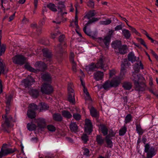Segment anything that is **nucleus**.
<instances>
[{"label": "nucleus", "instance_id": "obj_40", "mask_svg": "<svg viewBox=\"0 0 158 158\" xmlns=\"http://www.w3.org/2000/svg\"><path fill=\"white\" fill-rule=\"evenodd\" d=\"M41 77L44 81H50L51 80V77L48 73H46L42 75Z\"/></svg>", "mask_w": 158, "mask_h": 158}, {"label": "nucleus", "instance_id": "obj_60", "mask_svg": "<svg viewBox=\"0 0 158 158\" xmlns=\"http://www.w3.org/2000/svg\"><path fill=\"white\" fill-rule=\"evenodd\" d=\"M72 65V69L73 71L76 72L77 71V69L76 68V64L75 62L71 63Z\"/></svg>", "mask_w": 158, "mask_h": 158}, {"label": "nucleus", "instance_id": "obj_46", "mask_svg": "<svg viewBox=\"0 0 158 158\" xmlns=\"http://www.w3.org/2000/svg\"><path fill=\"white\" fill-rule=\"evenodd\" d=\"M40 106H41L40 110H47L49 108V106L45 103L41 102L40 103Z\"/></svg>", "mask_w": 158, "mask_h": 158}, {"label": "nucleus", "instance_id": "obj_28", "mask_svg": "<svg viewBox=\"0 0 158 158\" xmlns=\"http://www.w3.org/2000/svg\"><path fill=\"white\" fill-rule=\"evenodd\" d=\"M53 118L54 120L58 122H60L62 120V118L61 115L58 113L53 114Z\"/></svg>", "mask_w": 158, "mask_h": 158}, {"label": "nucleus", "instance_id": "obj_52", "mask_svg": "<svg viewBox=\"0 0 158 158\" xmlns=\"http://www.w3.org/2000/svg\"><path fill=\"white\" fill-rule=\"evenodd\" d=\"M131 118L132 117L131 114H127L125 118V123H129L131 121Z\"/></svg>", "mask_w": 158, "mask_h": 158}, {"label": "nucleus", "instance_id": "obj_39", "mask_svg": "<svg viewBox=\"0 0 158 158\" xmlns=\"http://www.w3.org/2000/svg\"><path fill=\"white\" fill-rule=\"evenodd\" d=\"M47 7L53 11L56 12L57 11L56 6L53 4L49 3L47 5Z\"/></svg>", "mask_w": 158, "mask_h": 158}, {"label": "nucleus", "instance_id": "obj_59", "mask_svg": "<svg viewBox=\"0 0 158 158\" xmlns=\"http://www.w3.org/2000/svg\"><path fill=\"white\" fill-rule=\"evenodd\" d=\"M94 3L93 2L90 1L87 2V5L91 8H93L94 6Z\"/></svg>", "mask_w": 158, "mask_h": 158}, {"label": "nucleus", "instance_id": "obj_19", "mask_svg": "<svg viewBox=\"0 0 158 158\" xmlns=\"http://www.w3.org/2000/svg\"><path fill=\"white\" fill-rule=\"evenodd\" d=\"M64 3V2L61 1L59 2L58 3L57 8L58 11L60 12H62L63 9L65 8L66 6Z\"/></svg>", "mask_w": 158, "mask_h": 158}, {"label": "nucleus", "instance_id": "obj_42", "mask_svg": "<svg viewBox=\"0 0 158 158\" xmlns=\"http://www.w3.org/2000/svg\"><path fill=\"white\" fill-rule=\"evenodd\" d=\"M127 127L125 125H124L123 127L119 130V134L120 136H123L124 135L127 131Z\"/></svg>", "mask_w": 158, "mask_h": 158}, {"label": "nucleus", "instance_id": "obj_23", "mask_svg": "<svg viewBox=\"0 0 158 158\" xmlns=\"http://www.w3.org/2000/svg\"><path fill=\"white\" fill-rule=\"evenodd\" d=\"M69 127L72 131L76 132L78 129V126L76 123L71 122L69 125Z\"/></svg>", "mask_w": 158, "mask_h": 158}, {"label": "nucleus", "instance_id": "obj_63", "mask_svg": "<svg viewBox=\"0 0 158 158\" xmlns=\"http://www.w3.org/2000/svg\"><path fill=\"white\" fill-rule=\"evenodd\" d=\"M114 29L115 31H118L122 29V25H118L116 26L115 28Z\"/></svg>", "mask_w": 158, "mask_h": 158}, {"label": "nucleus", "instance_id": "obj_10", "mask_svg": "<svg viewBox=\"0 0 158 158\" xmlns=\"http://www.w3.org/2000/svg\"><path fill=\"white\" fill-rule=\"evenodd\" d=\"M15 150L11 148L4 149L2 148L0 152V158H2L3 156H5L7 155L14 153Z\"/></svg>", "mask_w": 158, "mask_h": 158}, {"label": "nucleus", "instance_id": "obj_30", "mask_svg": "<svg viewBox=\"0 0 158 158\" xmlns=\"http://www.w3.org/2000/svg\"><path fill=\"white\" fill-rule=\"evenodd\" d=\"M120 41H116L113 42L111 44L112 47L115 49H119L121 46Z\"/></svg>", "mask_w": 158, "mask_h": 158}, {"label": "nucleus", "instance_id": "obj_38", "mask_svg": "<svg viewBox=\"0 0 158 158\" xmlns=\"http://www.w3.org/2000/svg\"><path fill=\"white\" fill-rule=\"evenodd\" d=\"M83 91L84 93L85 94V98L86 100H91V98L90 96L89 93L88 92L87 89L85 87L83 88Z\"/></svg>", "mask_w": 158, "mask_h": 158}, {"label": "nucleus", "instance_id": "obj_51", "mask_svg": "<svg viewBox=\"0 0 158 158\" xmlns=\"http://www.w3.org/2000/svg\"><path fill=\"white\" fill-rule=\"evenodd\" d=\"M46 17L45 16H43V18L40 20L39 22V26L41 27L45 24Z\"/></svg>", "mask_w": 158, "mask_h": 158}, {"label": "nucleus", "instance_id": "obj_43", "mask_svg": "<svg viewBox=\"0 0 158 158\" xmlns=\"http://www.w3.org/2000/svg\"><path fill=\"white\" fill-rule=\"evenodd\" d=\"M72 85L70 83L69 84L68 87V91L69 94H72V95H74V90L72 88Z\"/></svg>", "mask_w": 158, "mask_h": 158}, {"label": "nucleus", "instance_id": "obj_16", "mask_svg": "<svg viewBox=\"0 0 158 158\" xmlns=\"http://www.w3.org/2000/svg\"><path fill=\"white\" fill-rule=\"evenodd\" d=\"M2 118H5V124L6 125L7 127H9L10 126V122L11 121L12 119V117L10 115H2Z\"/></svg>", "mask_w": 158, "mask_h": 158}, {"label": "nucleus", "instance_id": "obj_62", "mask_svg": "<svg viewBox=\"0 0 158 158\" xmlns=\"http://www.w3.org/2000/svg\"><path fill=\"white\" fill-rule=\"evenodd\" d=\"M139 42L140 43V44L143 45L146 49H148V47L145 44V42L142 39H140L139 40Z\"/></svg>", "mask_w": 158, "mask_h": 158}, {"label": "nucleus", "instance_id": "obj_32", "mask_svg": "<svg viewBox=\"0 0 158 158\" xmlns=\"http://www.w3.org/2000/svg\"><path fill=\"white\" fill-rule=\"evenodd\" d=\"M131 83L130 82H125L123 84V87L126 90H129L132 87Z\"/></svg>", "mask_w": 158, "mask_h": 158}, {"label": "nucleus", "instance_id": "obj_11", "mask_svg": "<svg viewBox=\"0 0 158 158\" xmlns=\"http://www.w3.org/2000/svg\"><path fill=\"white\" fill-rule=\"evenodd\" d=\"M110 40V38L106 36L104 37L103 39L100 38L99 42L101 45L102 46L105 44L107 47L109 45Z\"/></svg>", "mask_w": 158, "mask_h": 158}, {"label": "nucleus", "instance_id": "obj_4", "mask_svg": "<svg viewBox=\"0 0 158 158\" xmlns=\"http://www.w3.org/2000/svg\"><path fill=\"white\" fill-rule=\"evenodd\" d=\"M35 66L36 69L31 67L28 64H26L25 65V67L30 71L36 72L37 70L40 71H44L46 69L47 66L46 64L41 61H38L35 63Z\"/></svg>", "mask_w": 158, "mask_h": 158}, {"label": "nucleus", "instance_id": "obj_58", "mask_svg": "<svg viewBox=\"0 0 158 158\" xmlns=\"http://www.w3.org/2000/svg\"><path fill=\"white\" fill-rule=\"evenodd\" d=\"M6 103L7 106H9L10 105V102L11 99V96H9L6 98Z\"/></svg>", "mask_w": 158, "mask_h": 158}, {"label": "nucleus", "instance_id": "obj_25", "mask_svg": "<svg viewBox=\"0 0 158 158\" xmlns=\"http://www.w3.org/2000/svg\"><path fill=\"white\" fill-rule=\"evenodd\" d=\"M128 58L129 61L132 63L135 62L137 60V58L135 56L134 54L132 52L129 53L128 55Z\"/></svg>", "mask_w": 158, "mask_h": 158}, {"label": "nucleus", "instance_id": "obj_9", "mask_svg": "<svg viewBox=\"0 0 158 158\" xmlns=\"http://www.w3.org/2000/svg\"><path fill=\"white\" fill-rule=\"evenodd\" d=\"M85 131L87 133L89 134L93 131V127L91 120L89 119L85 120Z\"/></svg>", "mask_w": 158, "mask_h": 158}, {"label": "nucleus", "instance_id": "obj_55", "mask_svg": "<svg viewBox=\"0 0 158 158\" xmlns=\"http://www.w3.org/2000/svg\"><path fill=\"white\" fill-rule=\"evenodd\" d=\"M73 117L76 120H79L81 118V116L79 114L75 113L73 114Z\"/></svg>", "mask_w": 158, "mask_h": 158}, {"label": "nucleus", "instance_id": "obj_14", "mask_svg": "<svg viewBox=\"0 0 158 158\" xmlns=\"http://www.w3.org/2000/svg\"><path fill=\"white\" fill-rule=\"evenodd\" d=\"M43 55L48 58V60H50V58L51 56V52L50 50L47 48H44L42 50Z\"/></svg>", "mask_w": 158, "mask_h": 158}, {"label": "nucleus", "instance_id": "obj_8", "mask_svg": "<svg viewBox=\"0 0 158 158\" xmlns=\"http://www.w3.org/2000/svg\"><path fill=\"white\" fill-rule=\"evenodd\" d=\"M99 19L97 18L94 17L91 19H89V20L87 22V23L85 25V27L83 28V31L85 34L89 36H92V33L91 31L89 30L86 31V28L89 25L92 24V23L98 21Z\"/></svg>", "mask_w": 158, "mask_h": 158}, {"label": "nucleus", "instance_id": "obj_57", "mask_svg": "<svg viewBox=\"0 0 158 158\" xmlns=\"http://www.w3.org/2000/svg\"><path fill=\"white\" fill-rule=\"evenodd\" d=\"M74 55L73 52H71L69 56V60L71 63L75 62L74 60Z\"/></svg>", "mask_w": 158, "mask_h": 158}, {"label": "nucleus", "instance_id": "obj_37", "mask_svg": "<svg viewBox=\"0 0 158 158\" xmlns=\"http://www.w3.org/2000/svg\"><path fill=\"white\" fill-rule=\"evenodd\" d=\"M94 10H90L87 14L84 17V18H87L88 19H89L90 18L94 16L95 15L94 13Z\"/></svg>", "mask_w": 158, "mask_h": 158}, {"label": "nucleus", "instance_id": "obj_41", "mask_svg": "<svg viewBox=\"0 0 158 158\" xmlns=\"http://www.w3.org/2000/svg\"><path fill=\"white\" fill-rule=\"evenodd\" d=\"M36 126L34 124L31 123H29L27 125V129L29 131L35 130L36 128Z\"/></svg>", "mask_w": 158, "mask_h": 158}, {"label": "nucleus", "instance_id": "obj_3", "mask_svg": "<svg viewBox=\"0 0 158 158\" xmlns=\"http://www.w3.org/2000/svg\"><path fill=\"white\" fill-rule=\"evenodd\" d=\"M107 67V61L106 59L103 56L100 58L96 64L92 63L89 66L87 69L90 71H94L96 69H104V68Z\"/></svg>", "mask_w": 158, "mask_h": 158}, {"label": "nucleus", "instance_id": "obj_34", "mask_svg": "<svg viewBox=\"0 0 158 158\" xmlns=\"http://www.w3.org/2000/svg\"><path fill=\"white\" fill-rule=\"evenodd\" d=\"M112 138H108L105 137V140L106 143L107 144V147L110 148H111L113 146V143L111 141Z\"/></svg>", "mask_w": 158, "mask_h": 158}, {"label": "nucleus", "instance_id": "obj_2", "mask_svg": "<svg viewBox=\"0 0 158 158\" xmlns=\"http://www.w3.org/2000/svg\"><path fill=\"white\" fill-rule=\"evenodd\" d=\"M130 65V63L127 59H124L121 64L120 77H116L110 81L112 87H116L119 84L121 80H122L124 77L125 74L126 72V69L129 67Z\"/></svg>", "mask_w": 158, "mask_h": 158}, {"label": "nucleus", "instance_id": "obj_53", "mask_svg": "<svg viewBox=\"0 0 158 158\" xmlns=\"http://www.w3.org/2000/svg\"><path fill=\"white\" fill-rule=\"evenodd\" d=\"M109 134L108 135H107L106 137L110 138L111 137L114 136L115 133L113 131L111 130L109 131Z\"/></svg>", "mask_w": 158, "mask_h": 158}, {"label": "nucleus", "instance_id": "obj_20", "mask_svg": "<svg viewBox=\"0 0 158 158\" xmlns=\"http://www.w3.org/2000/svg\"><path fill=\"white\" fill-rule=\"evenodd\" d=\"M29 94L34 98H36L39 96V91L36 89H31L29 91Z\"/></svg>", "mask_w": 158, "mask_h": 158}, {"label": "nucleus", "instance_id": "obj_7", "mask_svg": "<svg viewBox=\"0 0 158 158\" xmlns=\"http://www.w3.org/2000/svg\"><path fill=\"white\" fill-rule=\"evenodd\" d=\"M41 90L43 93L49 94L53 92V88L50 85L44 83L42 85Z\"/></svg>", "mask_w": 158, "mask_h": 158}, {"label": "nucleus", "instance_id": "obj_18", "mask_svg": "<svg viewBox=\"0 0 158 158\" xmlns=\"http://www.w3.org/2000/svg\"><path fill=\"white\" fill-rule=\"evenodd\" d=\"M31 79V81L28 79H25L23 80L22 82L24 83V86L25 88L28 87L30 86L31 85V83L35 82L34 79L32 78Z\"/></svg>", "mask_w": 158, "mask_h": 158}, {"label": "nucleus", "instance_id": "obj_35", "mask_svg": "<svg viewBox=\"0 0 158 158\" xmlns=\"http://www.w3.org/2000/svg\"><path fill=\"white\" fill-rule=\"evenodd\" d=\"M102 87L105 90L108 89L112 87L110 81H106L102 85Z\"/></svg>", "mask_w": 158, "mask_h": 158}, {"label": "nucleus", "instance_id": "obj_64", "mask_svg": "<svg viewBox=\"0 0 158 158\" xmlns=\"http://www.w3.org/2000/svg\"><path fill=\"white\" fill-rule=\"evenodd\" d=\"M150 52L152 54L156 59V57H158V56L155 53V52L152 49L150 50Z\"/></svg>", "mask_w": 158, "mask_h": 158}, {"label": "nucleus", "instance_id": "obj_21", "mask_svg": "<svg viewBox=\"0 0 158 158\" xmlns=\"http://www.w3.org/2000/svg\"><path fill=\"white\" fill-rule=\"evenodd\" d=\"M90 114L93 117L97 118L98 117L99 114L97 111L93 107L90 110Z\"/></svg>", "mask_w": 158, "mask_h": 158}, {"label": "nucleus", "instance_id": "obj_27", "mask_svg": "<svg viewBox=\"0 0 158 158\" xmlns=\"http://www.w3.org/2000/svg\"><path fill=\"white\" fill-rule=\"evenodd\" d=\"M100 128L101 132L103 135H107L108 129L105 125H101L100 126Z\"/></svg>", "mask_w": 158, "mask_h": 158}, {"label": "nucleus", "instance_id": "obj_26", "mask_svg": "<svg viewBox=\"0 0 158 158\" xmlns=\"http://www.w3.org/2000/svg\"><path fill=\"white\" fill-rule=\"evenodd\" d=\"M55 50L57 52L60 54H62L66 52L64 48H63L61 44H59L57 47L56 48Z\"/></svg>", "mask_w": 158, "mask_h": 158}, {"label": "nucleus", "instance_id": "obj_1", "mask_svg": "<svg viewBox=\"0 0 158 158\" xmlns=\"http://www.w3.org/2000/svg\"><path fill=\"white\" fill-rule=\"evenodd\" d=\"M140 69L139 64H135L134 67L135 72L133 73L132 79L134 82L135 90L138 91H143L145 90L146 85L144 82V78L140 74L137 73Z\"/></svg>", "mask_w": 158, "mask_h": 158}, {"label": "nucleus", "instance_id": "obj_47", "mask_svg": "<svg viewBox=\"0 0 158 158\" xmlns=\"http://www.w3.org/2000/svg\"><path fill=\"white\" fill-rule=\"evenodd\" d=\"M127 25L129 27V29L132 32L135 33L137 35H139V33L136 30V29L135 28L129 25L127 23Z\"/></svg>", "mask_w": 158, "mask_h": 158}, {"label": "nucleus", "instance_id": "obj_61", "mask_svg": "<svg viewBox=\"0 0 158 158\" xmlns=\"http://www.w3.org/2000/svg\"><path fill=\"white\" fill-rule=\"evenodd\" d=\"M89 151L88 149L87 148H85L84 149L83 152L84 155L88 156L89 155Z\"/></svg>", "mask_w": 158, "mask_h": 158}, {"label": "nucleus", "instance_id": "obj_24", "mask_svg": "<svg viewBox=\"0 0 158 158\" xmlns=\"http://www.w3.org/2000/svg\"><path fill=\"white\" fill-rule=\"evenodd\" d=\"M62 116L64 118L67 119H69L72 117V115L68 111L63 110L61 112Z\"/></svg>", "mask_w": 158, "mask_h": 158}, {"label": "nucleus", "instance_id": "obj_44", "mask_svg": "<svg viewBox=\"0 0 158 158\" xmlns=\"http://www.w3.org/2000/svg\"><path fill=\"white\" fill-rule=\"evenodd\" d=\"M6 48V45L5 44H2V46L0 47V56L4 53Z\"/></svg>", "mask_w": 158, "mask_h": 158}, {"label": "nucleus", "instance_id": "obj_17", "mask_svg": "<svg viewBox=\"0 0 158 158\" xmlns=\"http://www.w3.org/2000/svg\"><path fill=\"white\" fill-rule=\"evenodd\" d=\"M96 140L97 144L99 145H102L104 143L105 139L104 138L100 135H97Z\"/></svg>", "mask_w": 158, "mask_h": 158}, {"label": "nucleus", "instance_id": "obj_49", "mask_svg": "<svg viewBox=\"0 0 158 158\" xmlns=\"http://www.w3.org/2000/svg\"><path fill=\"white\" fill-rule=\"evenodd\" d=\"M68 100L69 102L73 103L75 102V100L74 98V95H72V94H69Z\"/></svg>", "mask_w": 158, "mask_h": 158}, {"label": "nucleus", "instance_id": "obj_12", "mask_svg": "<svg viewBox=\"0 0 158 158\" xmlns=\"http://www.w3.org/2000/svg\"><path fill=\"white\" fill-rule=\"evenodd\" d=\"M103 77V73L100 71H97L94 74V78L97 81L102 80Z\"/></svg>", "mask_w": 158, "mask_h": 158}, {"label": "nucleus", "instance_id": "obj_36", "mask_svg": "<svg viewBox=\"0 0 158 158\" xmlns=\"http://www.w3.org/2000/svg\"><path fill=\"white\" fill-rule=\"evenodd\" d=\"M27 115L29 118L31 119L34 118L35 117V111L31 110H28L27 111Z\"/></svg>", "mask_w": 158, "mask_h": 158}, {"label": "nucleus", "instance_id": "obj_54", "mask_svg": "<svg viewBox=\"0 0 158 158\" xmlns=\"http://www.w3.org/2000/svg\"><path fill=\"white\" fill-rule=\"evenodd\" d=\"M81 139L85 143H86L88 140V136L85 134H83L81 136Z\"/></svg>", "mask_w": 158, "mask_h": 158}, {"label": "nucleus", "instance_id": "obj_48", "mask_svg": "<svg viewBox=\"0 0 158 158\" xmlns=\"http://www.w3.org/2000/svg\"><path fill=\"white\" fill-rule=\"evenodd\" d=\"M29 110H31L34 111L37 109V106L34 103H31L29 106Z\"/></svg>", "mask_w": 158, "mask_h": 158}, {"label": "nucleus", "instance_id": "obj_22", "mask_svg": "<svg viewBox=\"0 0 158 158\" xmlns=\"http://www.w3.org/2000/svg\"><path fill=\"white\" fill-rule=\"evenodd\" d=\"M127 45H121L118 49L119 52L121 54H124L127 52Z\"/></svg>", "mask_w": 158, "mask_h": 158}, {"label": "nucleus", "instance_id": "obj_31", "mask_svg": "<svg viewBox=\"0 0 158 158\" xmlns=\"http://www.w3.org/2000/svg\"><path fill=\"white\" fill-rule=\"evenodd\" d=\"M75 25L76 26V29L75 30L77 33L81 37V34L79 33L78 31V30H79V27L78 25V17L76 15L75 19Z\"/></svg>", "mask_w": 158, "mask_h": 158}, {"label": "nucleus", "instance_id": "obj_45", "mask_svg": "<svg viewBox=\"0 0 158 158\" xmlns=\"http://www.w3.org/2000/svg\"><path fill=\"white\" fill-rule=\"evenodd\" d=\"M112 22L110 19H106V20L101 21L100 22V24L105 25H107L110 24Z\"/></svg>", "mask_w": 158, "mask_h": 158}, {"label": "nucleus", "instance_id": "obj_56", "mask_svg": "<svg viewBox=\"0 0 158 158\" xmlns=\"http://www.w3.org/2000/svg\"><path fill=\"white\" fill-rule=\"evenodd\" d=\"M48 130L51 131H54L56 130L55 127L52 125H48L47 127Z\"/></svg>", "mask_w": 158, "mask_h": 158}, {"label": "nucleus", "instance_id": "obj_6", "mask_svg": "<svg viewBox=\"0 0 158 158\" xmlns=\"http://www.w3.org/2000/svg\"><path fill=\"white\" fill-rule=\"evenodd\" d=\"M13 62L16 64L23 65L26 61V58L21 55H16L12 58Z\"/></svg>", "mask_w": 158, "mask_h": 158}, {"label": "nucleus", "instance_id": "obj_5", "mask_svg": "<svg viewBox=\"0 0 158 158\" xmlns=\"http://www.w3.org/2000/svg\"><path fill=\"white\" fill-rule=\"evenodd\" d=\"M144 152L147 153L148 158H151L156 154V151L153 147H150L149 144L146 143L144 146Z\"/></svg>", "mask_w": 158, "mask_h": 158}, {"label": "nucleus", "instance_id": "obj_15", "mask_svg": "<svg viewBox=\"0 0 158 158\" xmlns=\"http://www.w3.org/2000/svg\"><path fill=\"white\" fill-rule=\"evenodd\" d=\"M122 34L124 38L127 39H129L131 36L130 31L125 29H123L122 30Z\"/></svg>", "mask_w": 158, "mask_h": 158}, {"label": "nucleus", "instance_id": "obj_33", "mask_svg": "<svg viewBox=\"0 0 158 158\" xmlns=\"http://www.w3.org/2000/svg\"><path fill=\"white\" fill-rule=\"evenodd\" d=\"M0 75L1 74H5L6 73L5 69H6V67L4 64H3L2 62L0 61Z\"/></svg>", "mask_w": 158, "mask_h": 158}, {"label": "nucleus", "instance_id": "obj_29", "mask_svg": "<svg viewBox=\"0 0 158 158\" xmlns=\"http://www.w3.org/2000/svg\"><path fill=\"white\" fill-rule=\"evenodd\" d=\"M136 130L138 133L139 135H142L144 131L141 128L140 125L139 123H136Z\"/></svg>", "mask_w": 158, "mask_h": 158}, {"label": "nucleus", "instance_id": "obj_50", "mask_svg": "<svg viewBox=\"0 0 158 158\" xmlns=\"http://www.w3.org/2000/svg\"><path fill=\"white\" fill-rule=\"evenodd\" d=\"M37 25L36 23H34L31 24V27H32V28H34V29H35V28L37 29L36 31L37 32V33L38 34H39L41 33V29H38V28H37Z\"/></svg>", "mask_w": 158, "mask_h": 158}, {"label": "nucleus", "instance_id": "obj_13", "mask_svg": "<svg viewBox=\"0 0 158 158\" xmlns=\"http://www.w3.org/2000/svg\"><path fill=\"white\" fill-rule=\"evenodd\" d=\"M36 122L38 127L40 128H44L46 126V123L44 119L39 118L36 120Z\"/></svg>", "mask_w": 158, "mask_h": 158}]
</instances>
